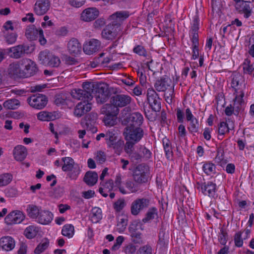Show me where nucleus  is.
Listing matches in <instances>:
<instances>
[{"label":"nucleus","mask_w":254,"mask_h":254,"mask_svg":"<svg viewBox=\"0 0 254 254\" xmlns=\"http://www.w3.org/2000/svg\"><path fill=\"white\" fill-rule=\"evenodd\" d=\"M201 189L202 192L204 195L214 197L216 192V184L212 182H208L207 184L204 183L201 185Z\"/></svg>","instance_id":"obj_32"},{"label":"nucleus","mask_w":254,"mask_h":254,"mask_svg":"<svg viewBox=\"0 0 254 254\" xmlns=\"http://www.w3.org/2000/svg\"><path fill=\"white\" fill-rule=\"evenodd\" d=\"M230 128L226 122H222L218 126V133L220 135H224L226 132H229Z\"/></svg>","instance_id":"obj_60"},{"label":"nucleus","mask_w":254,"mask_h":254,"mask_svg":"<svg viewBox=\"0 0 254 254\" xmlns=\"http://www.w3.org/2000/svg\"><path fill=\"white\" fill-rule=\"evenodd\" d=\"M241 231L236 233L234 236V241L235 245L238 247H241L243 244V241L242 238Z\"/></svg>","instance_id":"obj_63"},{"label":"nucleus","mask_w":254,"mask_h":254,"mask_svg":"<svg viewBox=\"0 0 254 254\" xmlns=\"http://www.w3.org/2000/svg\"><path fill=\"white\" fill-rule=\"evenodd\" d=\"M29 50V46L21 44L5 50V53L10 57L18 59L28 54Z\"/></svg>","instance_id":"obj_12"},{"label":"nucleus","mask_w":254,"mask_h":254,"mask_svg":"<svg viewBox=\"0 0 254 254\" xmlns=\"http://www.w3.org/2000/svg\"><path fill=\"white\" fill-rule=\"evenodd\" d=\"M171 83L170 78L167 76H164L156 80L154 84V87L158 92H165L169 87H171Z\"/></svg>","instance_id":"obj_25"},{"label":"nucleus","mask_w":254,"mask_h":254,"mask_svg":"<svg viewBox=\"0 0 254 254\" xmlns=\"http://www.w3.org/2000/svg\"><path fill=\"white\" fill-rule=\"evenodd\" d=\"M126 204L125 199L123 198H120L114 202L113 207L116 211L119 212L123 209Z\"/></svg>","instance_id":"obj_47"},{"label":"nucleus","mask_w":254,"mask_h":254,"mask_svg":"<svg viewBox=\"0 0 254 254\" xmlns=\"http://www.w3.org/2000/svg\"><path fill=\"white\" fill-rule=\"evenodd\" d=\"M158 238V246L161 249H165L168 244L169 234L168 231H166L163 224L159 230Z\"/></svg>","instance_id":"obj_26"},{"label":"nucleus","mask_w":254,"mask_h":254,"mask_svg":"<svg viewBox=\"0 0 254 254\" xmlns=\"http://www.w3.org/2000/svg\"><path fill=\"white\" fill-rule=\"evenodd\" d=\"M118 26L117 24L116 26V24L113 25L111 23L106 25L102 31V37L108 40L115 39L122 30V28H120Z\"/></svg>","instance_id":"obj_15"},{"label":"nucleus","mask_w":254,"mask_h":254,"mask_svg":"<svg viewBox=\"0 0 254 254\" xmlns=\"http://www.w3.org/2000/svg\"><path fill=\"white\" fill-rule=\"evenodd\" d=\"M38 231L36 228L33 226L28 227L24 231V235L26 238L32 239L35 237L37 234Z\"/></svg>","instance_id":"obj_48"},{"label":"nucleus","mask_w":254,"mask_h":254,"mask_svg":"<svg viewBox=\"0 0 254 254\" xmlns=\"http://www.w3.org/2000/svg\"><path fill=\"white\" fill-rule=\"evenodd\" d=\"M98 119L97 114L94 113H91L87 115L85 120L86 121L85 125L87 130H90L92 133H95L97 131V128L92 125V123H94Z\"/></svg>","instance_id":"obj_33"},{"label":"nucleus","mask_w":254,"mask_h":254,"mask_svg":"<svg viewBox=\"0 0 254 254\" xmlns=\"http://www.w3.org/2000/svg\"><path fill=\"white\" fill-rule=\"evenodd\" d=\"M99 14V11L96 7H89L82 12L80 18L82 21L90 22L95 19Z\"/></svg>","instance_id":"obj_22"},{"label":"nucleus","mask_w":254,"mask_h":254,"mask_svg":"<svg viewBox=\"0 0 254 254\" xmlns=\"http://www.w3.org/2000/svg\"><path fill=\"white\" fill-rule=\"evenodd\" d=\"M95 159L98 163L102 164L106 160V155L104 151H98L96 153Z\"/></svg>","instance_id":"obj_62"},{"label":"nucleus","mask_w":254,"mask_h":254,"mask_svg":"<svg viewBox=\"0 0 254 254\" xmlns=\"http://www.w3.org/2000/svg\"><path fill=\"white\" fill-rule=\"evenodd\" d=\"M228 234L226 231L223 229L220 230V233L219 235L218 240L220 243L222 245H225L228 240Z\"/></svg>","instance_id":"obj_59"},{"label":"nucleus","mask_w":254,"mask_h":254,"mask_svg":"<svg viewBox=\"0 0 254 254\" xmlns=\"http://www.w3.org/2000/svg\"><path fill=\"white\" fill-rule=\"evenodd\" d=\"M101 48V42L97 39H92L83 45V50L87 55H92Z\"/></svg>","instance_id":"obj_21"},{"label":"nucleus","mask_w":254,"mask_h":254,"mask_svg":"<svg viewBox=\"0 0 254 254\" xmlns=\"http://www.w3.org/2000/svg\"><path fill=\"white\" fill-rule=\"evenodd\" d=\"M25 36L30 41H34L39 38V41L42 45H44L47 42L44 37L43 30L41 29H37L34 25L27 27Z\"/></svg>","instance_id":"obj_9"},{"label":"nucleus","mask_w":254,"mask_h":254,"mask_svg":"<svg viewBox=\"0 0 254 254\" xmlns=\"http://www.w3.org/2000/svg\"><path fill=\"white\" fill-rule=\"evenodd\" d=\"M21 62V65L23 67L24 78L33 76L38 72V68L37 64L33 61L25 59Z\"/></svg>","instance_id":"obj_17"},{"label":"nucleus","mask_w":254,"mask_h":254,"mask_svg":"<svg viewBox=\"0 0 254 254\" xmlns=\"http://www.w3.org/2000/svg\"><path fill=\"white\" fill-rule=\"evenodd\" d=\"M126 187L129 190V192L134 193L139 190L138 186L131 180H127L125 183ZM128 193V192H127Z\"/></svg>","instance_id":"obj_53"},{"label":"nucleus","mask_w":254,"mask_h":254,"mask_svg":"<svg viewBox=\"0 0 254 254\" xmlns=\"http://www.w3.org/2000/svg\"><path fill=\"white\" fill-rule=\"evenodd\" d=\"M231 84L232 87L235 89L234 95L235 96H236V94L240 95L241 90L244 92L242 88L238 87V86H243L244 88L245 87L244 80L240 75H235L233 76L232 79Z\"/></svg>","instance_id":"obj_28"},{"label":"nucleus","mask_w":254,"mask_h":254,"mask_svg":"<svg viewBox=\"0 0 254 254\" xmlns=\"http://www.w3.org/2000/svg\"><path fill=\"white\" fill-rule=\"evenodd\" d=\"M127 217L126 216L118 220L117 227L119 232H123L125 230L127 225Z\"/></svg>","instance_id":"obj_56"},{"label":"nucleus","mask_w":254,"mask_h":254,"mask_svg":"<svg viewBox=\"0 0 254 254\" xmlns=\"http://www.w3.org/2000/svg\"><path fill=\"white\" fill-rule=\"evenodd\" d=\"M155 216H157V210L155 207H152L150 208L146 214L142 221L144 222H146L155 218Z\"/></svg>","instance_id":"obj_50"},{"label":"nucleus","mask_w":254,"mask_h":254,"mask_svg":"<svg viewBox=\"0 0 254 254\" xmlns=\"http://www.w3.org/2000/svg\"><path fill=\"white\" fill-rule=\"evenodd\" d=\"M240 93V95L236 94L233 100L234 106L232 107L231 105H230L226 108L225 113L227 116H231L234 113L235 109H236V112L237 114L241 110L242 105L244 104L243 97L245 93L242 90H241Z\"/></svg>","instance_id":"obj_16"},{"label":"nucleus","mask_w":254,"mask_h":254,"mask_svg":"<svg viewBox=\"0 0 254 254\" xmlns=\"http://www.w3.org/2000/svg\"><path fill=\"white\" fill-rule=\"evenodd\" d=\"M94 93L97 103L103 104L109 99L110 91L106 86L101 83H94Z\"/></svg>","instance_id":"obj_8"},{"label":"nucleus","mask_w":254,"mask_h":254,"mask_svg":"<svg viewBox=\"0 0 254 254\" xmlns=\"http://www.w3.org/2000/svg\"><path fill=\"white\" fill-rule=\"evenodd\" d=\"M142 224L140 222L137 221H133L130 225L128 227V230L130 234L139 232L138 229L139 227L143 230V228H141Z\"/></svg>","instance_id":"obj_54"},{"label":"nucleus","mask_w":254,"mask_h":254,"mask_svg":"<svg viewBox=\"0 0 254 254\" xmlns=\"http://www.w3.org/2000/svg\"><path fill=\"white\" fill-rule=\"evenodd\" d=\"M25 218V215L19 210L13 211L5 218L4 221L7 225L20 223Z\"/></svg>","instance_id":"obj_19"},{"label":"nucleus","mask_w":254,"mask_h":254,"mask_svg":"<svg viewBox=\"0 0 254 254\" xmlns=\"http://www.w3.org/2000/svg\"><path fill=\"white\" fill-rule=\"evenodd\" d=\"M143 117L139 112H133L124 117L122 123L128 127H142Z\"/></svg>","instance_id":"obj_7"},{"label":"nucleus","mask_w":254,"mask_h":254,"mask_svg":"<svg viewBox=\"0 0 254 254\" xmlns=\"http://www.w3.org/2000/svg\"><path fill=\"white\" fill-rule=\"evenodd\" d=\"M162 144L167 159L169 160H172L173 152L171 142L167 137H164L162 140Z\"/></svg>","instance_id":"obj_36"},{"label":"nucleus","mask_w":254,"mask_h":254,"mask_svg":"<svg viewBox=\"0 0 254 254\" xmlns=\"http://www.w3.org/2000/svg\"><path fill=\"white\" fill-rule=\"evenodd\" d=\"M105 116L103 121L106 125L112 126L114 124L115 119L116 116L111 115L109 114H104Z\"/></svg>","instance_id":"obj_61"},{"label":"nucleus","mask_w":254,"mask_h":254,"mask_svg":"<svg viewBox=\"0 0 254 254\" xmlns=\"http://www.w3.org/2000/svg\"><path fill=\"white\" fill-rule=\"evenodd\" d=\"M119 113V109L111 103L104 105L101 109V113L102 114H109L117 116Z\"/></svg>","instance_id":"obj_34"},{"label":"nucleus","mask_w":254,"mask_h":254,"mask_svg":"<svg viewBox=\"0 0 254 254\" xmlns=\"http://www.w3.org/2000/svg\"><path fill=\"white\" fill-rule=\"evenodd\" d=\"M147 100L152 111L154 112L160 111L161 99L153 88H149L147 90Z\"/></svg>","instance_id":"obj_11"},{"label":"nucleus","mask_w":254,"mask_h":254,"mask_svg":"<svg viewBox=\"0 0 254 254\" xmlns=\"http://www.w3.org/2000/svg\"><path fill=\"white\" fill-rule=\"evenodd\" d=\"M20 105V102L15 99H11L4 102L3 106L4 108L10 110H15Z\"/></svg>","instance_id":"obj_39"},{"label":"nucleus","mask_w":254,"mask_h":254,"mask_svg":"<svg viewBox=\"0 0 254 254\" xmlns=\"http://www.w3.org/2000/svg\"><path fill=\"white\" fill-rule=\"evenodd\" d=\"M27 212L29 217L32 218H37L39 215L40 211L35 205H28L27 208Z\"/></svg>","instance_id":"obj_45"},{"label":"nucleus","mask_w":254,"mask_h":254,"mask_svg":"<svg viewBox=\"0 0 254 254\" xmlns=\"http://www.w3.org/2000/svg\"><path fill=\"white\" fill-rule=\"evenodd\" d=\"M215 166L212 163H206L203 166V171L207 175L214 173L215 172Z\"/></svg>","instance_id":"obj_52"},{"label":"nucleus","mask_w":254,"mask_h":254,"mask_svg":"<svg viewBox=\"0 0 254 254\" xmlns=\"http://www.w3.org/2000/svg\"><path fill=\"white\" fill-rule=\"evenodd\" d=\"M38 59L40 64L53 67H58L61 64L59 58L48 50L40 52Z\"/></svg>","instance_id":"obj_4"},{"label":"nucleus","mask_w":254,"mask_h":254,"mask_svg":"<svg viewBox=\"0 0 254 254\" xmlns=\"http://www.w3.org/2000/svg\"><path fill=\"white\" fill-rule=\"evenodd\" d=\"M55 113L43 111L37 114V118L38 120L43 121H49L54 120L56 119Z\"/></svg>","instance_id":"obj_38"},{"label":"nucleus","mask_w":254,"mask_h":254,"mask_svg":"<svg viewBox=\"0 0 254 254\" xmlns=\"http://www.w3.org/2000/svg\"><path fill=\"white\" fill-rule=\"evenodd\" d=\"M13 155L16 161H22L27 155V150L24 146L17 145L14 147L13 150Z\"/></svg>","instance_id":"obj_30"},{"label":"nucleus","mask_w":254,"mask_h":254,"mask_svg":"<svg viewBox=\"0 0 254 254\" xmlns=\"http://www.w3.org/2000/svg\"><path fill=\"white\" fill-rule=\"evenodd\" d=\"M9 76L14 79L24 78L23 69H21L18 63L11 64L8 69Z\"/></svg>","instance_id":"obj_24"},{"label":"nucleus","mask_w":254,"mask_h":254,"mask_svg":"<svg viewBox=\"0 0 254 254\" xmlns=\"http://www.w3.org/2000/svg\"><path fill=\"white\" fill-rule=\"evenodd\" d=\"M83 180L88 186H94L97 182L98 174L95 172L88 171L86 173Z\"/></svg>","instance_id":"obj_37"},{"label":"nucleus","mask_w":254,"mask_h":254,"mask_svg":"<svg viewBox=\"0 0 254 254\" xmlns=\"http://www.w3.org/2000/svg\"><path fill=\"white\" fill-rule=\"evenodd\" d=\"M49 0H37L34 5V11L39 15L45 14L50 9Z\"/></svg>","instance_id":"obj_23"},{"label":"nucleus","mask_w":254,"mask_h":254,"mask_svg":"<svg viewBox=\"0 0 254 254\" xmlns=\"http://www.w3.org/2000/svg\"><path fill=\"white\" fill-rule=\"evenodd\" d=\"M17 37L18 35L16 33L7 32L4 35V39L7 44L11 45L16 42Z\"/></svg>","instance_id":"obj_43"},{"label":"nucleus","mask_w":254,"mask_h":254,"mask_svg":"<svg viewBox=\"0 0 254 254\" xmlns=\"http://www.w3.org/2000/svg\"><path fill=\"white\" fill-rule=\"evenodd\" d=\"M91 109V104L89 102H82L78 103L76 106L74 114L75 116L80 117Z\"/></svg>","instance_id":"obj_29"},{"label":"nucleus","mask_w":254,"mask_h":254,"mask_svg":"<svg viewBox=\"0 0 254 254\" xmlns=\"http://www.w3.org/2000/svg\"><path fill=\"white\" fill-rule=\"evenodd\" d=\"M53 215L49 211L41 210L38 217L39 223L47 225L49 224L53 220Z\"/></svg>","instance_id":"obj_35"},{"label":"nucleus","mask_w":254,"mask_h":254,"mask_svg":"<svg viewBox=\"0 0 254 254\" xmlns=\"http://www.w3.org/2000/svg\"><path fill=\"white\" fill-rule=\"evenodd\" d=\"M64 164L62 170L64 172H69L68 176L71 179H76L79 174L80 170L77 165H75L73 159L69 157H63L62 159Z\"/></svg>","instance_id":"obj_6"},{"label":"nucleus","mask_w":254,"mask_h":254,"mask_svg":"<svg viewBox=\"0 0 254 254\" xmlns=\"http://www.w3.org/2000/svg\"><path fill=\"white\" fill-rule=\"evenodd\" d=\"M138 151L140 153L142 158L145 160H148L151 158L152 153L151 151L145 146L139 145L137 146Z\"/></svg>","instance_id":"obj_42"},{"label":"nucleus","mask_w":254,"mask_h":254,"mask_svg":"<svg viewBox=\"0 0 254 254\" xmlns=\"http://www.w3.org/2000/svg\"><path fill=\"white\" fill-rule=\"evenodd\" d=\"M253 4L250 1L239 0L236 3L235 7L240 13H244L246 18H249L252 12Z\"/></svg>","instance_id":"obj_18"},{"label":"nucleus","mask_w":254,"mask_h":254,"mask_svg":"<svg viewBox=\"0 0 254 254\" xmlns=\"http://www.w3.org/2000/svg\"><path fill=\"white\" fill-rule=\"evenodd\" d=\"M67 47L68 52L72 55H77L81 52V44L77 39L74 38H72L69 40Z\"/></svg>","instance_id":"obj_27"},{"label":"nucleus","mask_w":254,"mask_h":254,"mask_svg":"<svg viewBox=\"0 0 254 254\" xmlns=\"http://www.w3.org/2000/svg\"><path fill=\"white\" fill-rule=\"evenodd\" d=\"M131 97L126 94H114L110 98V102L116 105L118 109L125 107L123 112L131 111V108L128 106L131 102Z\"/></svg>","instance_id":"obj_5"},{"label":"nucleus","mask_w":254,"mask_h":254,"mask_svg":"<svg viewBox=\"0 0 254 254\" xmlns=\"http://www.w3.org/2000/svg\"><path fill=\"white\" fill-rule=\"evenodd\" d=\"M150 200L148 198L142 197L136 199L131 204L130 212L131 214L138 215L140 211L148 208Z\"/></svg>","instance_id":"obj_14"},{"label":"nucleus","mask_w":254,"mask_h":254,"mask_svg":"<svg viewBox=\"0 0 254 254\" xmlns=\"http://www.w3.org/2000/svg\"><path fill=\"white\" fill-rule=\"evenodd\" d=\"M15 247V241L10 236H4L0 239V247L6 251L12 250Z\"/></svg>","instance_id":"obj_31"},{"label":"nucleus","mask_w":254,"mask_h":254,"mask_svg":"<svg viewBox=\"0 0 254 254\" xmlns=\"http://www.w3.org/2000/svg\"><path fill=\"white\" fill-rule=\"evenodd\" d=\"M250 61L246 59L243 64V70L244 73L251 74L254 70V66L253 64H250Z\"/></svg>","instance_id":"obj_57"},{"label":"nucleus","mask_w":254,"mask_h":254,"mask_svg":"<svg viewBox=\"0 0 254 254\" xmlns=\"http://www.w3.org/2000/svg\"><path fill=\"white\" fill-rule=\"evenodd\" d=\"M105 140L109 148H113L118 151L122 150L124 142L118 138V136L113 131H107L105 133Z\"/></svg>","instance_id":"obj_10"},{"label":"nucleus","mask_w":254,"mask_h":254,"mask_svg":"<svg viewBox=\"0 0 254 254\" xmlns=\"http://www.w3.org/2000/svg\"><path fill=\"white\" fill-rule=\"evenodd\" d=\"M122 178L121 176L118 175L116 176L115 181V186L118 187L119 191L124 194L128 193L127 191L125 190L124 187L121 185Z\"/></svg>","instance_id":"obj_58"},{"label":"nucleus","mask_w":254,"mask_h":254,"mask_svg":"<svg viewBox=\"0 0 254 254\" xmlns=\"http://www.w3.org/2000/svg\"><path fill=\"white\" fill-rule=\"evenodd\" d=\"M152 248L149 245L141 247L137 252V254H152Z\"/></svg>","instance_id":"obj_64"},{"label":"nucleus","mask_w":254,"mask_h":254,"mask_svg":"<svg viewBox=\"0 0 254 254\" xmlns=\"http://www.w3.org/2000/svg\"><path fill=\"white\" fill-rule=\"evenodd\" d=\"M190 126L188 127L189 131L193 134L198 132L199 125L197 120L193 119V120L190 121Z\"/></svg>","instance_id":"obj_49"},{"label":"nucleus","mask_w":254,"mask_h":254,"mask_svg":"<svg viewBox=\"0 0 254 254\" xmlns=\"http://www.w3.org/2000/svg\"><path fill=\"white\" fill-rule=\"evenodd\" d=\"M29 105L38 110L44 108L48 103L47 97L42 94H36L29 97L27 99Z\"/></svg>","instance_id":"obj_13"},{"label":"nucleus","mask_w":254,"mask_h":254,"mask_svg":"<svg viewBox=\"0 0 254 254\" xmlns=\"http://www.w3.org/2000/svg\"><path fill=\"white\" fill-rule=\"evenodd\" d=\"M130 15L129 12L128 11H117L110 16V19L112 20L111 24L119 25L120 28H122V24L123 21L127 19Z\"/></svg>","instance_id":"obj_20"},{"label":"nucleus","mask_w":254,"mask_h":254,"mask_svg":"<svg viewBox=\"0 0 254 254\" xmlns=\"http://www.w3.org/2000/svg\"><path fill=\"white\" fill-rule=\"evenodd\" d=\"M94 83L91 82H83L82 89H74L71 90L72 97L82 102H89L92 99L94 93Z\"/></svg>","instance_id":"obj_2"},{"label":"nucleus","mask_w":254,"mask_h":254,"mask_svg":"<svg viewBox=\"0 0 254 254\" xmlns=\"http://www.w3.org/2000/svg\"><path fill=\"white\" fill-rule=\"evenodd\" d=\"M131 237V241L134 244H142L143 243V240L142 239V234L140 232H137L133 234H130Z\"/></svg>","instance_id":"obj_55"},{"label":"nucleus","mask_w":254,"mask_h":254,"mask_svg":"<svg viewBox=\"0 0 254 254\" xmlns=\"http://www.w3.org/2000/svg\"><path fill=\"white\" fill-rule=\"evenodd\" d=\"M133 180L139 184L147 183L151 178L149 167L145 164H138L133 171Z\"/></svg>","instance_id":"obj_3"},{"label":"nucleus","mask_w":254,"mask_h":254,"mask_svg":"<svg viewBox=\"0 0 254 254\" xmlns=\"http://www.w3.org/2000/svg\"><path fill=\"white\" fill-rule=\"evenodd\" d=\"M49 245V242L47 239H45L42 243H40L34 250L36 254H40L47 249Z\"/></svg>","instance_id":"obj_46"},{"label":"nucleus","mask_w":254,"mask_h":254,"mask_svg":"<svg viewBox=\"0 0 254 254\" xmlns=\"http://www.w3.org/2000/svg\"><path fill=\"white\" fill-rule=\"evenodd\" d=\"M92 220L95 223L98 222L102 218V210L98 207H94L92 210Z\"/></svg>","instance_id":"obj_51"},{"label":"nucleus","mask_w":254,"mask_h":254,"mask_svg":"<svg viewBox=\"0 0 254 254\" xmlns=\"http://www.w3.org/2000/svg\"><path fill=\"white\" fill-rule=\"evenodd\" d=\"M145 131L142 127H126L124 129L123 135L126 141L125 150L127 152L134 149L135 144L139 142L143 137Z\"/></svg>","instance_id":"obj_1"},{"label":"nucleus","mask_w":254,"mask_h":254,"mask_svg":"<svg viewBox=\"0 0 254 254\" xmlns=\"http://www.w3.org/2000/svg\"><path fill=\"white\" fill-rule=\"evenodd\" d=\"M62 234L63 236L68 238H72L74 234V226L71 224L64 225L62 230Z\"/></svg>","instance_id":"obj_40"},{"label":"nucleus","mask_w":254,"mask_h":254,"mask_svg":"<svg viewBox=\"0 0 254 254\" xmlns=\"http://www.w3.org/2000/svg\"><path fill=\"white\" fill-rule=\"evenodd\" d=\"M12 175L10 173H4L0 175V187L6 186L12 180Z\"/></svg>","instance_id":"obj_44"},{"label":"nucleus","mask_w":254,"mask_h":254,"mask_svg":"<svg viewBox=\"0 0 254 254\" xmlns=\"http://www.w3.org/2000/svg\"><path fill=\"white\" fill-rule=\"evenodd\" d=\"M133 149H131L130 151L127 152V150H125L126 152L128 154L130 157L131 161L135 163H138L142 161V156L140 154V153L138 151V148L137 149V151H133Z\"/></svg>","instance_id":"obj_41"}]
</instances>
